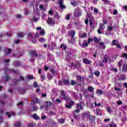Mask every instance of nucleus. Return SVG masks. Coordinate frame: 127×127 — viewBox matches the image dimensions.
I'll return each mask as SVG.
<instances>
[{"label":"nucleus","instance_id":"680f3d73","mask_svg":"<svg viewBox=\"0 0 127 127\" xmlns=\"http://www.w3.org/2000/svg\"><path fill=\"white\" fill-rule=\"evenodd\" d=\"M60 6L61 7V8H62V9H63L64 8H65V6L63 4L62 5H60Z\"/></svg>","mask_w":127,"mask_h":127},{"label":"nucleus","instance_id":"f3484780","mask_svg":"<svg viewBox=\"0 0 127 127\" xmlns=\"http://www.w3.org/2000/svg\"><path fill=\"white\" fill-rule=\"evenodd\" d=\"M88 119L89 120H90V121L91 122H94V121H96V117H95V116H93L90 115V116L88 118Z\"/></svg>","mask_w":127,"mask_h":127},{"label":"nucleus","instance_id":"393cba45","mask_svg":"<svg viewBox=\"0 0 127 127\" xmlns=\"http://www.w3.org/2000/svg\"><path fill=\"white\" fill-rule=\"evenodd\" d=\"M99 27L100 29H103L104 30L105 29V25L103 23H100Z\"/></svg>","mask_w":127,"mask_h":127},{"label":"nucleus","instance_id":"aec40b11","mask_svg":"<svg viewBox=\"0 0 127 127\" xmlns=\"http://www.w3.org/2000/svg\"><path fill=\"white\" fill-rule=\"evenodd\" d=\"M83 115L84 116V118H88L89 119L91 114H90V112H88L83 113Z\"/></svg>","mask_w":127,"mask_h":127},{"label":"nucleus","instance_id":"c756f323","mask_svg":"<svg viewBox=\"0 0 127 127\" xmlns=\"http://www.w3.org/2000/svg\"><path fill=\"white\" fill-rule=\"evenodd\" d=\"M96 114L97 116H99V115L101 114V112H102V110H101L100 109H97L96 110Z\"/></svg>","mask_w":127,"mask_h":127},{"label":"nucleus","instance_id":"0e129e2a","mask_svg":"<svg viewBox=\"0 0 127 127\" xmlns=\"http://www.w3.org/2000/svg\"><path fill=\"white\" fill-rule=\"evenodd\" d=\"M84 22L86 25L87 24H89V20L88 19H85Z\"/></svg>","mask_w":127,"mask_h":127},{"label":"nucleus","instance_id":"bf43d9fd","mask_svg":"<svg viewBox=\"0 0 127 127\" xmlns=\"http://www.w3.org/2000/svg\"><path fill=\"white\" fill-rule=\"evenodd\" d=\"M22 16L20 14L16 15V18H21Z\"/></svg>","mask_w":127,"mask_h":127},{"label":"nucleus","instance_id":"3c124183","mask_svg":"<svg viewBox=\"0 0 127 127\" xmlns=\"http://www.w3.org/2000/svg\"><path fill=\"white\" fill-rule=\"evenodd\" d=\"M73 117L74 118V119H75L76 120H77V119H78V118H79V116L77 115V114H74L73 115Z\"/></svg>","mask_w":127,"mask_h":127},{"label":"nucleus","instance_id":"4468645a","mask_svg":"<svg viewBox=\"0 0 127 127\" xmlns=\"http://www.w3.org/2000/svg\"><path fill=\"white\" fill-rule=\"evenodd\" d=\"M82 15V12H78L77 13H74V17H80Z\"/></svg>","mask_w":127,"mask_h":127},{"label":"nucleus","instance_id":"b1692460","mask_svg":"<svg viewBox=\"0 0 127 127\" xmlns=\"http://www.w3.org/2000/svg\"><path fill=\"white\" fill-rule=\"evenodd\" d=\"M20 122L17 121L16 123H15V127H20Z\"/></svg>","mask_w":127,"mask_h":127},{"label":"nucleus","instance_id":"20e7f679","mask_svg":"<svg viewBox=\"0 0 127 127\" xmlns=\"http://www.w3.org/2000/svg\"><path fill=\"white\" fill-rule=\"evenodd\" d=\"M71 65L76 69H78V68L81 67V64H80V63L74 64V63H71Z\"/></svg>","mask_w":127,"mask_h":127},{"label":"nucleus","instance_id":"e2e57ef3","mask_svg":"<svg viewBox=\"0 0 127 127\" xmlns=\"http://www.w3.org/2000/svg\"><path fill=\"white\" fill-rule=\"evenodd\" d=\"M117 40H114L112 41V45H116L117 44V43H116V42H117Z\"/></svg>","mask_w":127,"mask_h":127},{"label":"nucleus","instance_id":"a19ab883","mask_svg":"<svg viewBox=\"0 0 127 127\" xmlns=\"http://www.w3.org/2000/svg\"><path fill=\"white\" fill-rule=\"evenodd\" d=\"M123 58H126L127 60V54L126 53H123V55L122 56Z\"/></svg>","mask_w":127,"mask_h":127},{"label":"nucleus","instance_id":"58836bf2","mask_svg":"<svg viewBox=\"0 0 127 127\" xmlns=\"http://www.w3.org/2000/svg\"><path fill=\"white\" fill-rule=\"evenodd\" d=\"M108 29L109 31H113V30L114 29V27L108 26Z\"/></svg>","mask_w":127,"mask_h":127},{"label":"nucleus","instance_id":"f257e3e1","mask_svg":"<svg viewBox=\"0 0 127 127\" xmlns=\"http://www.w3.org/2000/svg\"><path fill=\"white\" fill-rule=\"evenodd\" d=\"M67 34L69 37H71V40L75 41V34H76V31L71 30L68 32Z\"/></svg>","mask_w":127,"mask_h":127},{"label":"nucleus","instance_id":"ea45409f","mask_svg":"<svg viewBox=\"0 0 127 127\" xmlns=\"http://www.w3.org/2000/svg\"><path fill=\"white\" fill-rule=\"evenodd\" d=\"M116 46L117 48H118V49H122V47L121 46V44H117L116 45Z\"/></svg>","mask_w":127,"mask_h":127},{"label":"nucleus","instance_id":"a211bd4d","mask_svg":"<svg viewBox=\"0 0 127 127\" xmlns=\"http://www.w3.org/2000/svg\"><path fill=\"white\" fill-rule=\"evenodd\" d=\"M96 94L98 96L103 95V90H102L101 89H99V90H97Z\"/></svg>","mask_w":127,"mask_h":127},{"label":"nucleus","instance_id":"c9c22d12","mask_svg":"<svg viewBox=\"0 0 127 127\" xmlns=\"http://www.w3.org/2000/svg\"><path fill=\"white\" fill-rule=\"evenodd\" d=\"M38 40L39 42H45V39L44 38H40Z\"/></svg>","mask_w":127,"mask_h":127},{"label":"nucleus","instance_id":"49530a36","mask_svg":"<svg viewBox=\"0 0 127 127\" xmlns=\"http://www.w3.org/2000/svg\"><path fill=\"white\" fill-rule=\"evenodd\" d=\"M94 24V22H93V21H92V20L90 19L89 20V25L90 26H93Z\"/></svg>","mask_w":127,"mask_h":127},{"label":"nucleus","instance_id":"f8f14e48","mask_svg":"<svg viewBox=\"0 0 127 127\" xmlns=\"http://www.w3.org/2000/svg\"><path fill=\"white\" fill-rule=\"evenodd\" d=\"M23 80H24V77H23V76H20L18 80L17 79L14 80V82L15 83H17V82H18L19 81H23Z\"/></svg>","mask_w":127,"mask_h":127},{"label":"nucleus","instance_id":"a878e982","mask_svg":"<svg viewBox=\"0 0 127 127\" xmlns=\"http://www.w3.org/2000/svg\"><path fill=\"white\" fill-rule=\"evenodd\" d=\"M70 82L71 83L70 85H71L72 86H74V85H77V82L74 81V80H71Z\"/></svg>","mask_w":127,"mask_h":127},{"label":"nucleus","instance_id":"412c9836","mask_svg":"<svg viewBox=\"0 0 127 127\" xmlns=\"http://www.w3.org/2000/svg\"><path fill=\"white\" fill-rule=\"evenodd\" d=\"M76 79L78 80V81H80V82H82V81L83 80V77L81 76V75H77Z\"/></svg>","mask_w":127,"mask_h":127},{"label":"nucleus","instance_id":"69168bd1","mask_svg":"<svg viewBox=\"0 0 127 127\" xmlns=\"http://www.w3.org/2000/svg\"><path fill=\"white\" fill-rule=\"evenodd\" d=\"M49 14H50L51 15H53V10H50L49 11Z\"/></svg>","mask_w":127,"mask_h":127},{"label":"nucleus","instance_id":"6ab92c4d","mask_svg":"<svg viewBox=\"0 0 127 127\" xmlns=\"http://www.w3.org/2000/svg\"><path fill=\"white\" fill-rule=\"evenodd\" d=\"M81 43H79V45L80 46H81V47L82 48H83V47H87L88 46H89V44H88V43H82V45L80 44Z\"/></svg>","mask_w":127,"mask_h":127},{"label":"nucleus","instance_id":"39448f33","mask_svg":"<svg viewBox=\"0 0 127 127\" xmlns=\"http://www.w3.org/2000/svg\"><path fill=\"white\" fill-rule=\"evenodd\" d=\"M84 102H80L79 103H77L76 104V108H80V110H83V108L84 106H83Z\"/></svg>","mask_w":127,"mask_h":127},{"label":"nucleus","instance_id":"774afa93","mask_svg":"<svg viewBox=\"0 0 127 127\" xmlns=\"http://www.w3.org/2000/svg\"><path fill=\"white\" fill-rule=\"evenodd\" d=\"M123 87H125V88H127V82H125L123 84Z\"/></svg>","mask_w":127,"mask_h":127},{"label":"nucleus","instance_id":"79ce46f5","mask_svg":"<svg viewBox=\"0 0 127 127\" xmlns=\"http://www.w3.org/2000/svg\"><path fill=\"white\" fill-rule=\"evenodd\" d=\"M110 70H111V71H114V72H115L116 73H117V72H118V69L114 68V67L111 68Z\"/></svg>","mask_w":127,"mask_h":127},{"label":"nucleus","instance_id":"9d476101","mask_svg":"<svg viewBox=\"0 0 127 127\" xmlns=\"http://www.w3.org/2000/svg\"><path fill=\"white\" fill-rule=\"evenodd\" d=\"M32 57H35V58L37 59V57H38V54H37L36 51H32Z\"/></svg>","mask_w":127,"mask_h":127},{"label":"nucleus","instance_id":"ddd939ff","mask_svg":"<svg viewBox=\"0 0 127 127\" xmlns=\"http://www.w3.org/2000/svg\"><path fill=\"white\" fill-rule=\"evenodd\" d=\"M32 118L34 120H35V121H38V120H39V116H37L36 114H33Z\"/></svg>","mask_w":127,"mask_h":127},{"label":"nucleus","instance_id":"37998d69","mask_svg":"<svg viewBox=\"0 0 127 127\" xmlns=\"http://www.w3.org/2000/svg\"><path fill=\"white\" fill-rule=\"evenodd\" d=\"M33 87H34V88H37V87H38V84H37V82H34Z\"/></svg>","mask_w":127,"mask_h":127},{"label":"nucleus","instance_id":"dca6fc26","mask_svg":"<svg viewBox=\"0 0 127 127\" xmlns=\"http://www.w3.org/2000/svg\"><path fill=\"white\" fill-rule=\"evenodd\" d=\"M32 102L34 104H36L40 103V101H39V99H38V98L36 97L35 99L32 100Z\"/></svg>","mask_w":127,"mask_h":127},{"label":"nucleus","instance_id":"4c0bfd02","mask_svg":"<svg viewBox=\"0 0 127 127\" xmlns=\"http://www.w3.org/2000/svg\"><path fill=\"white\" fill-rule=\"evenodd\" d=\"M7 52L5 54V55H8V54H9V53H10V52H11V49H7Z\"/></svg>","mask_w":127,"mask_h":127},{"label":"nucleus","instance_id":"864d4df0","mask_svg":"<svg viewBox=\"0 0 127 127\" xmlns=\"http://www.w3.org/2000/svg\"><path fill=\"white\" fill-rule=\"evenodd\" d=\"M118 67H119V69H120V70H121V68L122 67V62H121V61H120L118 63Z\"/></svg>","mask_w":127,"mask_h":127},{"label":"nucleus","instance_id":"09e8293b","mask_svg":"<svg viewBox=\"0 0 127 127\" xmlns=\"http://www.w3.org/2000/svg\"><path fill=\"white\" fill-rule=\"evenodd\" d=\"M80 110L79 109H77L74 111V113H76V114H79V113H80Z\"/></svg>","mask_w":127,"mask_h":127},{"label":"nucleus","instance_id":"13d9d810","mask_svg":"<svg viewBox=\"0 0 127 127\" xmlns=\"http://www.w3.org/2000/svg\"><path fill=\"white\" fill-rule=\"evenodd\" d=\"M4 79H5V80L7 82V81H8V80L9 79V77L8 76H5L4 77Z\"/></svg>","mask_w":127,"mask_h":127},{"label":"nucleus","instance_id":"0eeeda50","mask_svg":"<svg viewBox=\"0 0 127 127\" xmlns=\"http://www.w3.org/2000/svg\"><path fill=\"white\" fill-rule=\"evenodd\" d=\"M52 106V103L51 102V101H46V109H48V108H50Z\"/></svg>","mask_w":127,"mask_h":127},{"label":"nucleus","instance_id":"8fccbe9b","mask_svg":"<svg viewBox=\"0 0 127 127\" xmlns=\"http://www.w3.org/2000/svg\"><path fill=\"white\" fill-rule=\"evenodd\" d=\"M65 19H66V20H69V19H70V14H67L66 15V17H65Z\"/></svg>","mask_w":127,"mask_h":127},{"label":"nucleus","instance_id":"5fc2aeb1","mask_svg":"<svg viewBox=\"0 0 127 127\" xmlns=\"http://www.w3.org/2000/svg\"><path fill=\"white\" fill-rule=\"evenodd\" d=\"M110 127H117V125L115 123L111 124L110 126Z\"/></svg>","mask_w":127,"mask_h":127},{"label":"nucleus","instance_id":"5701e85b","mask_svg":"<svg viewBox=\"0 0 127 127\" xmlns=\"http://www.w3.org/2000/svg\"><path fill=\"white\" fill-rule=\"evenodd\" d=\"M63 99L65 101H68V100H69V96L65 94L63 96Z\"/></svg>","mask_w":127,"mask_h":127},{"label":"nucleus","instance_id":"de8ad7c7","mask_svg":"<svg viewBox=\"0 0 127 127\" xmlns=\"http://www.w3.org/2000/svg\"><path fill=\"white\" fill-rule=\"evenodd\" d=\"M102 22H103V24L104 25L107 24V23H108V21H107V20L105 19H103Z\"/></svg>","mask_w":127,"mask_h":127},{"label":"nucleus","instance_id":"cd10ccee","mask_svg":"<svg viewBox=\"0 0 127 127\" xmlns=\"http://www.w3.org/2000/svg\"><path fill=\"white\" fill-rule=\"evenodd\" d=\"M59 124H64V122H65V120L63 118H61V119H59Z\"/></svg>","mask_w":127,"mask_h":127},{"label":"nucleus","instance_id":"4d7b16f0","mask_svg":"<svg viewBox=\"0 0 127 127\" xmlns=\"http://www.w3.org/2000/svg\"><path fill=\"white\" fill-rule=\"evenodd\" d=\"M24 11H25V14H29V11H28V10H27V9H25L24 10Z\"/></svg>","mask_w":127,"mask_h":127},{"label":"nucleus","instance_id":"2eb2a0df","mask_svg":"<svg viewBox=\"0 0 127 127\" xmlns=\"http://www.w3.org/2000/svg\"><path fill=\"white\" fill-rule=\"evenodd\" d=\"M87 90L90 93H93V92H94V87L92 86H88Z\"/></svg>","mask_w":127,"mask_h":127},{"label":"nucleus","instance_id":"7ed1b4c3","mask_svg":"<svg viewBox=\"0 0 127 127\" xmlns=\"http://www.w3.org/2000/svg\"><path fill=\"white\" fill-rule=\"evenodd\" d=\"M75 102L73 101H70L69 103V105H66L65 108L66 109H72V106L74 105Z\"/></svg>","mask_w":127,"mask_h":127},{"label":"nucleus","instance_id":"473e14b6","mask_svg":"<svg viewBox=\"0 0 127 127\" xmlns=\"http://www.w3.org/2000/svg\"><path fill=\"white\" fill-rule=\"evenodd\" d=\"M93 41H94V42H100V40H99V39H98V38H97V37H94L93 38Z\"/></svg>","mask_w":127,"mask_h":127},{"label":"nucleus","instance_id":"1a4fd4ad","mask_svg":"<svg viewBox=\"0 0 127 127\" xmlns=\"http://www.w3.org/2000/svg\"><path fill=\"white\" fill-rule=\"evenodd\" d=\"M123 72H127V64H124L122 66Z\"/></svg>","mask_w":127,"mask_h":127},{"label":"nucleus","instance_id":"bb28decb","mask_svg":"<svg viewBox=\"0 0 127 127\" xmlns=\"http://www.w3.org/2000/svg\"><path fill=\"white\" fill-rule=\"evenodd\" d=\"M17 36L18 37H23L24 36V33L21 32L18 33H17Z\"/></svg>","mask_w":127,"mask_h":127},{"label":"nucleus","instance_id":"052dcab7","mask_svg":"<svg viewBox=\"0 0 127 127\" xmlns=\"http://www.w3.org/2000/svg\"><path fill=\"white\" fill-rule=\"evenodd\" d=\"M105 4L109 3V0H102Z\"/></svg>","mask_w":127,"mask_h":127},{"label":"nucleus","instance_id":"a18cd8bd","mask_svg":"<svg viewBox=\"0 0 127 127\" xmlns=\"http://www.w3.org/2000/svg\"><path fill=\"white\" fill-rule=\"evenodd\" d=\"M64 3V1H63V0H59V5H61Z\"/></svg>","mask_w":127,"mask_h":127},{"label":"nucleus","instance_id":"2f4dec72","mask_svg":"<svg viewBox=\"0 0 127 127\" xmlns=\"http://www.w3.org/2000/svg\"><path fill=\"white\" fill-rule=\"evenodd\" d=\"M47 76H48L49 80H51V79H52V78H53V75H52V74H51L50 73H48L47 75Z\"/></svg>","mask_w":127,"mask_h":127},{"label":"nucleus","instance_id":"f704fd0d","mask_svg":"<svg viewBox=\"0 0 127 127\" xmlns=\"http://www.w3.org/2000/svg\"><path fill=\"white\" fill-rule=\"evenodd\" d=\"M108 62V58L104 57L103 60V63H107Z\"/></svg>","mask_w":127,"mask_h":127},{"label":"nucleus","instance_id":"f03ea898","mask_svg":"<svg viewBox=\"0 0 127 127\" xmlns=\"http://www.w3.org/2000/svg\"><path fill=\"white\" fill-rule=\"evenodd\" d=\"M47 23L48 24H55V21L54 20V19H53V18L49 17L48 18V20L47 21Z\"/></svg>","mask_w":127,"mask_h":127},{"label":"nucleus","instance_id":"338daca9","mask_svg":"<svg viewBox=\"0 0 127 127\" xmlns=\"http://www.w3.org/2000/svg\"><path fill=\"white\" fill-rule=\"evenodd\" d=\"M113 14H114V15L118 14V10H114L113 11Z\"/></svg>","mask_w":127,"mask_h":127},{"label":"nucleus","instance_id":"c85d7f7f","mask_svg":"<svg viewBox=\"0 0 127 127\" xmlns=\"http://www.w3.org/2000/svg\"><path fill=\"white\" fill-rule=\"evenodd\" d=\"M94 75L96 76V77H99L100 76V71H95L94 72Z\"/></svg>","mask_w":127,"mask_h":127},{"label":"nucleus","instance_id":"423d86ee","mask_svg":"<svg viewBox=\"0 0 127 127\" xmlns=\"http://www.w3.org/2000/svg\"><path fill=\"white\" fill-rule=\"evenodd\" d=\"M83 62L84 64H86L87 65H90L91 63H92V61L87 59H84L83 60Z\"/></svg>","mask_w":127,"mask_h":127},{"label":"nucleus","instance_id":"4be33fe9","mask_svg":"<svg viewBox=\"0 0 127 127\" xmlns=\"http://www.w3.org/2000/svg\"><path fill=\"white\" fill-rule=\"evenodd\" d=\"M70 4H71L72 6H76V5H77V1H71Z\"/></svg>","mask_w":127,"mask_h":127},{"label":"nucleus","instance_id":"603ef678","mask_svg":"<svg viewBox=\"0 0 127 127\" xmlns=\"http://www.w3.org/2000/svg\"><path fill=\"white\" fill-rule=\"evenodd\" d=\"M65 94H66V93H65V91L62 90L61 92V95L62 97H63L64 96H65Z\"/></svg>","mask_w":127,"mask_h":127},{"label":"nucleus","instance_id":"9b49d317","mask_svg":"<svg viewBox=\"0 0 127 127\" xmlns=\"http://www.w3.org/2000/svg\"><path fill=\"white\" fill-rule=\"evenodd\" d=\"M63 82L64 85H68L70 84V80L69 79H63Z\"/></svg>","mask_w":127,"mask_h":127},{"label":"nucleus","instance_id":"e433bc0d","mask_svg":"<svg viewBox=\"0 0 127 127\" xmlns=\"http://www.w3.org/2000/svg\"><path fill=\"white\" fill-rule=\"evenodd\" d=\"M50 72H51V73L53 74V75H54V74H55L56 73V71H55L54 69L53 68H51L50 69Z\"/></svg>","mask_w":127,"mask_h":127},{"label":"nucleus","instance_id":"6e6552de","mask_svg":"<svg viewBox=\"0 0 127 127\" xmlns=\"http://www.w3.org/2000/svg\"><path fill=\"white\" fill-rule=\"evenodd\" d=\"M13 64L15 67H18V66H20V65H21L20 62L17 61L14 62Z\"/></svg>","mask_w":127,"mask_h":127},{"label":"nucleus","instance_id":"6e6d98bb","mask_svg":"<svg viewBox=\"0 0 127 127\" xmlns=\"http://www.w3.org/2000/svg\"><path fill=\"white\" fill-rule=\"evenodd\" d=\"M33 111H37L38 110V106H34L33 107Z\"/></svg>","mask_w":127,"mask_h":127},{"label":"nucleus","instance_id":"72a5a7b5","mask_svg":"<svg viewBox=\"0 0 127 127\" xmlns=\"http://www.w3.org/2000/svg\"><path fill=\"white\" fill-rule=\"evenodd\" d=\"M50 122L51 123L52 126H54V125H56L57 123L53 121V120L50 119Z\"/></svg>","mask_w":127,"mask_h":127},{"label":"nucleus","instance_id":"7c9ffc66","mask_svg":"<svg viewBox=\"0 0 127 127\" xmlns=\"http://www.w3.org/2000/svg\"><path fill=\"white\" fill-rule=\"evenodd\" d=\"M86 17L88 19L89 18H92V17H93V16L90 14L87 13L86 15Z\"/></svg>","mask_w":127,"mask_h":127},{"label":"nucleus","instance_id":"c03bdc74","mask_svg":"<svg viewBox=\"0 0 127 127\" xmlns=\"http://www.w3.org/2000/svg\"><path fill=\"white\" fill-rule=\"evenodd\" d=\"M40 35H45V32L44 31V30H42L40 32Z\"/></svg>","mask_w":127,"mask_h":127}]
</instances>
